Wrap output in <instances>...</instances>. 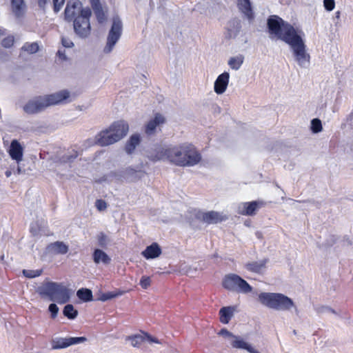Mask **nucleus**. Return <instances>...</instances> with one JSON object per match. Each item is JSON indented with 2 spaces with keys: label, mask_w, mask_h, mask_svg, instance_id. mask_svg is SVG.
Returning a JSON list of instances; mask_svg holds the SVG:
<instances>
[{
  "label": "nucleus",
  "mask_w": 353,
  "mask_h": 353,
  "mask_svg": "<svg viewBox=\"0 0 353 353\" xmlns=\"http://www.w3.org/2000/svg\"><path fill=\"white\" fill-rule=\"evenodd\" d=\"M90 1L92 6L101 3L99 0H90Z\"/></svg>",
  "instance_id": "nucleus-48"
},
{
  "label": "nucleus",
  "mask_w": 353,
  "mask_h": 353,
  "mask_svg": "<svg viewBox=\"0 0 353 353\" xmlns=\"http://www.w3.org/2000/svg\"><path fill=\"white\" fill-rule=\"evenodd\" d=\"M248 269L255 272H261L264 269L263 263H252L250 264L248 266Z\"/></svg>",
  "instance_id": "nucleus-41"
},
{
  "label": "nucleus",
  "mask_w": 353,
  "mask_h": 353,
  "mask_svg": "<svg viewBox=\"0 0 353 353\" xmlns=\"http://www.w3.org/2000/svg\"><path fill=\"white\" fill-rule=\"evenodd\" d=\"M6 175L7 177H10L11 176V172L10 171H6Z\"/></svg>",
  "instance_id": "nucleus-52"
},
{
  "label": "nucleus",
  "mask_w": 353,
  "mask_h": 353,
  "mask_svg": "<svg viewBox=\"0 0 353 353\" xmlns=\"http://www.w3.org/2000/svg\"><path fill=\"white\" fill-rule=\"evenodd\" d=\"M63 314L70 319H75L78 315V311L75 310L72 305L68 304L64 307Z\"/></svg>",
  "instance_id": "nucleus-33"
},
{
  "label": "nucleus",
  "mask_w": 353,
  "mask_h": 353,
  "mask_svg": "<svg viewBox=\"0 0 353 353\" xmlns=\"http://www.w3.org/2000/svg\"><path fill=\"white\" fill-rule=\"evenodd\" d=\"M42 270H23V274L29 279H33L39 276L42 274Z\"/></svg>",
  "instance_id": "nucleus-36"
},
{
  "label": "nucleus",
  "mask_w": 353,
  "mask_h": 353,
  "mask_svg": "<svg viewBox=\"0 0 353 353\" xmlns=\"http://www.w3.org/2000/svg\"><path fill=\"white\" fill-rule=\"evenodd\" d=\"M186 149L183 154V161L181 166H192L197 164L201 161V155L195 148L190 144H185Z\"/></svg>",
  "instance_id": "nucleus-13"
},
{
  "label": "nucleus",
  "mask_w": 353,
  "mask_h": 353,
  "mask_svg": "<svg viewBox=\"0 0 353 353\" xmlns=\"http://www.w3.org/2000/svg\"><path fill=\"white\" fill-rule=\"evenodd\" d=\"M334 0H323V6L327 11H332L335 8Z\"/></svg>",
  "instance_id": "nucleus-40"
},
{
  "label": "nucleus",
  "mask_w": 353,
  "mask_h": 353,
  "mask_svg": "<svg viewBox=\"0 0 353 353\" xmlns=\"http://www.w3.org/2000/svg\"><path fill=\"white\" fill-rule=\"evenodd\" d=\"M49 311L51 312L52 317L54 318L58 314L59 307L56 304L51 303L49 305Z\"/></svg>",
  "instance_id": "nucleus-46"
},
{
  "label": "nucleus",
  "mask_w": 353,
  "mask_h": 353,
  "mask_svg": "<svg viewBox=\"0 0 353 353\" xmlns=\"http://www.w3.org/2000/svg\"><path fill=\"white\" fill-rule=\"evenodd\" d=\"M311 130L313 133H319L323 130L321 121L319 119H314L311 121Z\"/></svg>",
  "instance_id": "nucleus-35"
},
{
  "label": "nucleus",
  "mask_w": 353,
  "mask_h": 353,
  "mask_svg": "<svg viewBox=\"0 0 353 353\" xmlns=\"http://www.w3.org/2000/svg\"><path fill=\"white\" fill-rule=\"evenodd\" d=\"M340 14H341L340 12H339V11H337V12H336V17L337 19H339V18L340 17Z\"/></svg>",
  "instance_id": "nucleus-53"
},
{
  "label": "nucleus",
  "mask_w": 353,
  "mask_h": 353,
  "mask_svg": "<svg viewBox=\"0 0 353 353\" xmlns=\"http://www.w3.org/2000/svg\"><path fill=\"white\" fill-rule=\"evenodd\" d=\"M94 13L97 19V21L100 23H103L107 19L106 12L107 10H104L101 4H97L92 6Z\"/></svg>",
  "instance_id": "nucleus-29"
},
{
  "label": "nucleus",
  "mask_w": 353,
  "mask_h": 353,
  "mask_svg": "<svg viewBox=\"0 0 353 353\" xmlns=\"http://www.w3.org/2000/svg\"><path fill=\"white\" fill-rule=\"evenodd\" d=\"M39 49V44L37 42L26 43L22 47V50L29 54L36 53Z\"/></svg>",
  "instance_id": "nucleus-34"
},
{
  "label": "nucleus",
  "mask_w": 353,
  "mask_h": 353,
  "mask_svg": "<svg viewBox=\"0 0 353 353\" xmlns=\"http://www.w3.org/2000/svg\"><path fill=\"white\" fill-rule=\"evenodd\" d=\"M162 253L161 247L157 243H153L141 252L142 256L146 259L158 258Z\"/></svg>",
  "instance_id": "nucleus-20"
},
{
  "label": "nucleus",
  "mask_w": 353,
  "mask_h": 353,
  "mask_svg": "<svg viewBox=\"0 0 353 353\" xmlns=\"http://www.w3.org/2000/svg\"><path fill=\"white\" fill-rule=\"evenodd\" d=\"M125 340L126 342H129L130 345L134 347H139L143 343L145 342L149 343H159L157 339L143 332L128 336L125 337Z\"/></svg>",
  "instance_id": "nucleus-12"
},
{
  "label": "nucleus",
  "mask_w": 353,
  "mask_h": 353,
  "mask_svg": "<svg viewBox=\"0 0 353 353\" xmlns=\"http://www.w3.org/2000/svg\"><path fill=\"white\" fill-rule=\"evenodd\" d=\"M46 225V221L43 219H41L39 223H32L30 232L34 236L45 234Z\"/></svg>",
  "instance_id": "nucleus-27"
},
{
  "label": "nucleus",
  "mask_w": 353,
  "mask_h": 353,
  "mask_svg": "<svg viewBox=\"0 0 353 353\" xmlns=\"http://www.w3.org/2000/svg\"><path fill=\"white\" fill-rule=\"evenodd\" d=\"M230 81V73L224 72L219 74L214 83V90L217 94H223L228 86Z\"/></svg>",
  "instance_id": "nucleus-15"
},
{
  "label": "nucleus",
  "mask_w": 353,
  "mask_h": 353,
  "mask_svg": "<svg viewBox=\"0 0 353 353\" xmlns=\"http://www.w3.org/2000/svg\"><path fill=\"white\" fill-rule=\"evenodd\" d=\"M243 59L244 58L242 55L232 57L229 59L228 64L231 69L238 70L241 67L243 63Z\"/></svg>",
  "instance_id": "nucleus-30"
},
{
  "label": "nucleus",
  "mask_w": 353,
  "mask_h": 353,
  "mask_svg": "<svg viewBox=\"0 0 353 353\" xmlns=\"http://www.w3.org/2000/svg\"><path fill=\"white\" fill-rule=\"evenodd\" d=\"M61 43L65 48H72L74 46L72 41L68 37H62Z\"/></svg>",
  "instance_id": "nucleus-43"
},
{
  "label": "nucleus",
  "mask_w": 353,
  "mask_h": 353,
  "mask_svg": "<svg viewBox=\"0 0 353 353\" xmlns=\"http://www.w3.org/2000/svg\"><path fill=\"white\" fill-rule=\"evenodd\" d=\"M140 285L143 289H147L151 284V279L149 276H143L140 280Z\"/></svg>",
  "instance_id": "nucleus-39"
},
{
  "label": "nucleus",
  "mask_w": 353,
  "mask_h": 353,
  "mask_svg": "<svg viewBox=\"0 0 353 353\" xmlns=\"http://www.w3.org/2000/svg\"><path fill=\"white\" fill-rule=\"evenodd\" d=\"M140 143V136L139 134H133L130 137V139L126 143L125 150V152L130 154H132L137 145H139Z\"/></svg>",
  "instance_id": "nucleus-28"
},
{
  "label": "nucleus",
  "mask_w": 353,
  "mask_h": 353,
  "mask_svg": "<svg viewBox=\"0 0 353 353\" xmlns=\"http://www.w3.org/2000/svg\"><path fill=\"white\" fill-rule=\"evenodd\" d=\"M86 341L87 339L84 336L68 338L57 337L53 339L51 341L52 349H64L73 345L83 343Z\"/></svg>",
  "instance_id": "nucleus-10"
},
{
  "label": "nucleus",
  "mask_w": 353,
  "mask_h": 353,
  "mask_svg": "<svg viewBox=\"0 0 353 353\" xmlns=\"http://www.w3.org/2000/svg\"><path fill=\"white\" fill-rule=\"evenodd\" d=\"M237 7L249 21L254 19V14L250 0H238Z\"/></svg>",
  "instance_id": "nucleus-22"
},
{
  "label": "nucleus",
  "mask_w": 353,
  "mask_h": 353,
  "mask_svg": "<svg viewBox=\"0 0 353 353\" xmlns=\"http://www.w3.org/2000/svg\"><path fill=\"white\" fill-rule=\"evenodd\" d=\"M95 206L98 210L103 211L107 208V203L103 200L98 199L95 202Z\"/></svg>",
  "instance_id": "nucleus-42"
},
{
  "label": "nucleus",
  "mask_w": 353,
  "mask_h": 353,
  "mask_svg": "<svg viewBox=\"0 0 353 353\" xmlns=\"http://www.w3.org/2000/svg\"><path fill=\"white\" fill-rule=\"evenodd\" d=\"M129 130L128 124L124 121L113 123L108 128L101 131L95 137L96 143L101 146L113 144L123 139Z\"/></svg>",
  "instance_id": "nucleus-3"
},
{
  "label": "nucleus",
  "mask_w": 353,
  "mask_h": 353,
  "mask_svg": "<svg viewBox=\"0 0 353 353\" xmlns=\"http://www.w3.org/2000/svg\"><path fill=\"white\" fill-rule=\"evenodd\" d=\"M47 250L49 252L54 254H64L68 252L69 248L62 241H56L48 245Z\"/></svg>",
  "instance_id": "nucleus-23"
},
{
  "label": "nucleus",
  "mask_w": 353,
  "mask_h": 353,
  "mask_svg": "<svg viewBox=\"0 0 353 353\" xmlns=\"http://www.w3.org/2000/svg\"><path fill=\"white\" fill-rule=\"evenodd\" d=\"M93 260L95 263H104L108 264L110 263L111 259L109 256L103 250L100 249H96L93 253Z\"/></svg>",
  "instance_id": "nucleus-26"
},
{
  "label": "nucleus",
  "mask_w": 353,
  "mask_h": 353,
  "mask_svg": "<svg viewBox=\"0 0 353 353\" xmlns=\"http://www.w3.org/2000/svg\"><path fill=\"white\" fill-rule=\"evenodd\" d=\"M219 334L223 336L225 339L228 340L230 343H232L236 335H234L232 332H229L226 329H222L219 332Z\"/></svg>",
  "instance_id": "nucleus-37"
},
{
  "label": "nucleus",
  "mask_w": 353,
  "mask_h": 353,
  "mask_svg": "<svg viewBox=\"0 0 353 353\" xmlns=\"http://www.w3.org/2000/svg\"><path fill=\"white\" fill-rule=\"evenodd\" d=\"M91 10H87L83 12V15H79L74 19L73 26L75 33L81 38H85L90 34L91 27L90 17Z\"/></svg>",
  "instance_id": "nucleus-7"
},
{
  "label": "nucleus",
  "mask_w": 353,
  "mask_h": 353,
  "mask_svg": "<svg viewBox=\"0 0 353 353\" xmlns=\"http://www.w3.org/2000/svg\"><path fill=\"white\" fill-rule=\"evenodd\" d=\"M10 158L18 164L23 161V148L17 140H12L8 150Z\"/></svg>",
  "instance_id": "nucleus-17"
},
{
  "label": "nucleus",
  "mask_w": 353,
  "mask_h": 353,
  "mask_svg": "<svg viewBox=\"0 0 353 353\" xmlns=\"http://www.w3.org/2000/svg\"><path fill=\"white\" fill-rule=\"evenodd\" d=\"M122 22L119 18H114L111 29L109 32L107 43L104 48V52H110L117 42L119 41L122 33Z\"/></svg>",
  "instance_id": "nucleus-8"
},
{
  "label": "nucleus",
  "mask_w": 353,
  "mask_h": 353,
  "mask_svg": "<svg viewBox=\"0 0 353 353\" xmlns=\"http://www.w3.org/2000/svg\"><path fill=\"white\" fill-rule=\"evenodd\" d=\"M235 307L232 306L223 307L219 311L220 321L222 323L227 324L234 315Z\"/></svg>",
  "instance_id": "nucleus-25"
},
{
  "label": "nucleus",
  "mask_w": 353,
  "mask_h": 353,
  "mask_svg": "<svg viewBox=\"0 0 353 353\" xmlns=\"http://www.w3.org/2000/svg\"><path fill=\"white\" fill-rule=\"evenodd\" d=\"M185 143L179 145H161L152 149L148 157L153 161H167L176 165L181 166L185 161L183 154Z\"/></svg>",
  "instance_id": "nucleus-2"
},
{
  "label": "nucleus",
  "mask_w": 353,
  "mask_h": 353,
  "mask_svg": "<svg viewBox=\"0 0 353 353\" xmlns=\"http://www.w3.org/2000/svg\"><path fill=\"white\" fill-rule=\"evenodd\" d=\"M230 345L233 348L245 350L250 353H259L251 344L239 336H235Z\"/></svg>",
  "instance_id": "nucleus-19"
},
{
  "label": "nucleus",
  "mask_w": 353,
  "mask_h": 353,
  "mask_svg": "<svg viewBox=\"0 0 353 353\" xmlns=\"http://www.w3.org/2000/svg\"><path fill=\"white\" fill-rule=\"evenodd\" d=\"M203 220L208 223H217L226 219V216L221 213L210 211L203 214Z\"/></svg>",
  "instance_id": "nucleus-24"
},
{
  "label": "nucleus",
  "mask_w": 353,
  "mask_h": 353,
  "mask_svg": "<svg viewBox=\"0 0 353 353\" xmlns=\"http://www.w3.org/2000/svg\"><path fill=\"white\" fill-rule=\"evenodd\" d=\"M48 108L43 97H39L30 100L23 106V110L29 114L38 113Z\"/></svg>",
  "instance_id": "nucleus-14"
},
{
  "label": "nucleus",
  "mask_w": 353,
  "mask_h": 353,
  "mask_svg": "<svg viewBox=\"0 0 353 353\" xmlns=\"http://www.w3.org/2000/svg\"><path fill=\"white\" fill-rule=\"evenodd\" d=\"M120 294H121L114 293L112 292L103 293L100 295V296L98 298V300L101 301H106L108 300L114 299Z\"/></svg>",
  "instance_id": "nucleus-38"
},
{
  "label": "nucleus",
  "mask_w": 353,
  "mask_h": 353,
  "mask_svg": "<svg viewBox=\"0 0 353 353\" xmlns=\"http://www.w3.org/2000/svg\"><path fill=\"white\" fill-rule=\"evenodd\" d=\"M17 172L18 174H20L23 173V170H22L21 168L19 165H18V167H17Z\"/></svg>",
  "instance_id": "nucleus-50"
},
{
  "label": "nucleus",
  "mask_w": 353,
  "mask_h": 353,
  "mask_svg": "<svg viewBox=\"0 0 353 353\" xmlns=\"http://www.w3.org/2000/svg\"><path fill=\"white\" fill-rule=\"evenodd\" d=\"M37 292L43 298L63 304L70 298V290L62 283L46 281L38 288Z\"/></svg>",
  "instance_id": "nucleus-4"
},
{
  "label": "nucleus",
  "mask_w": 353,
  "mask_h": 353,
  "mask_svg": "<svg viewBox=\"0 0 353 353\" xmlns=\"http://www.w3.org/2000/svg\"><path fill=\"white\" fill-rule=\"evenodd\" d=\"M259 202L242 203L239 205L238 212L243 215H252L259 207Z\"/></svg>",
  "instance_id": "nucleus-21"
},
{
  "label": "nucleus",
  "mask_w": 353,
  "mask_h": 353,
  "mask_svg": "<svg viewBox=\"0 0 353 353\" xmlns=\"http://www.w3.org/2000/svg\"><path fill=\"white\" fill-rule=\"evenodd\" d=\"M58 54L60 56V57H62L63 59H65V56L64 54V53H63L61 50H59L58 51Z\"/></svg>",
  "instance_id": "nucleus-51"
},
{
  "label": "nucleus",
  "mask_w": 353,
  "mask_h": 353,
  "mask_svg": "<svg viewBox=\"0 0 353 353\" xmlns=\"http://www.w3.org/2000/svg\"><path fill=\"white\" fill-rule=\"evenodd\" d=\"M259 301L263 305L277 311L296 309L294 301L281 293L261 292L259 295Z\"/></svg>",
  "instance_id": "nucleus-5"
},
{
  "label": "nucleus",
  "mask_w": 353,
  "mask_h": 353,
  "mask_svg": "<svg viewBox=\"0 0 353 353\" xmlns=\"http://www.w3.org/2000/svg\"><path fill=\"white\" fill-rule=\"evenodd\" d=\"M140 172L132 167H128L125 169L118 172L116 174V177L120 181H125L132 182L138 180L140 176H139Z\"/></svg>",
  "instance_id": "nucleus-16"
},
{
  "label": "nucleus",
  "mask_w": 353,
  "mask_h": 353,
  "mask_svg": "<svg viewBox=\"0 0 353 353\" xmlns=\"http://www.w3.org/2000/svg\"><path fill=\"white\" fill-rule=\"evenodd\" d=\"M90 10L89 8H83L82 3L78 0L68 1L65 9V18L66 20L74 21L79 15H83L84 11Z\"/></svg>",
  "instance_id": "nucleus-9"
},
{
  "label": "nucleus",
  "mask_w": 353,
  "mask_h": 353,
  "mask_svg": "<svg viewBox=\"0 0 353 353\" xmlns=\"http://www.w3.org/2000/svg\"><path fill=\"white\" fill-rule=\"evenodd\" d=\"M12 10L14 14L17 17L21 16L24 10L23 0H12Z\"/></svg>",
  "instance_id": "nucleus-31"
},
{
  "label": "nucleus",
  "mask_w": 353,
  "mask_h": 353,
  "mask_svg": "<svg viewBox=\"0 0 353 353\" xmlns=\"http://www.w3.org/2000/svg\"><path fill=\"white\" fill-rule=\"evenodd\" d=\"M77 296L84 302H88L92 300V292L90 290L87 288L79 289L77 292Z\"/></svg>",
  "instance_id": "nucleus-32"
},
{
  "label": "nucleus",
  "mask_w": 353,
  "mask_h": 353,
  "mask_svg": "<svg viewBox=\"0 0 353 353\" xmlns=\"http://www.w3.org/2000/svg\"><path fill=\"white\" fill-rule=\"evenodd\" d=\"M268 28L271 36L283 41L289 45L298 65L307 68L310 65V55L307 52L302 29L294 27L277 16H271L268 20Z\"/></svg>",
  "instance_id": "nucleus-1"
},
{
  "label": "nucleus",
  "mask_w": 353,
  "mask_h": 353,
  "mask_svg": "<svg viewBox=\"0 0 353 353\" xmlns=\"http://www.w3.org/2000/svg\"><path fill=\"white\" fill-rule=\"evenodd\" d=\"M98 240H99V244L101 246L105 245L108 242L107 236H105L103 234H101L99 236Z\"/></svg>",
  "instance_id": "nucleus-47"
},
{
  "label": "nucleus",
  "mask_w": 353,
  "mask_h": 353,
  "mask_svg": "<svg viewBox=\"0 0 353 353\" xmlns=\"http://www.w3.org/2000/svg\"><path fill=\"white\" fill-rule=\"evenodd\" d=\"M223 285L228 290L243 294H248L252 290V288L246 281L234 274L225 276L223 281Z\"/></svg>",
  "instance_id": "nucleus-6"
},
{
  "label": "nucleus",
  "mask_w": 353,
  "mask_h": 353,
  "mask_svg": "<svg viewBox=\"0 0 353 353\" xmlns=\"http://www.w3.org/2000/svg\"><path fill=\"white\" fill-rule=\"evenodd\" d=\"M13 43L14 37L12 36H9L2 41V46L5 48H10L13 45Z\"/></svg>",
  "instance_id": "nucleus-44"
},
{
  "label": "nucleus",
  "mask_w": 353,
  "mask_h": 353,
  "mask_svg": "<svg viewBox=\"0 0 353 353\" xmlns=\"http://www.w3.org/2000/svg\"><path fill=\"white\" fill-rule=\"evenodd\" d=\"M46 3V0H39V4L40 6H43Z\"/></svg>",
  "instance_id": "nucleus-49"
},
{
  "label": "nucleus",
  "mask_w": 353,
  "mask_h": 353,
  "mask_svg": "<svg viewBox=\"0 0 353 353\" xmlns=\"http://www.w3.org/2000/svg\"><path fill=\"white\" fill-rule=\"evenodd\" d=\"M256 235H257L258 237H260L261 234L259 232H257Z\"/></svg>",
  "instance_id": "nucleus-54"
},
{
  "label": "nucleus",
  "mask_w": 353,
  "mask_h": 353,
  "mask_svg": "<svg viewBox=\"0 0 353 353\" xmlns=\"http://www.w3.org/2000/svg\"><path fill=\"white\" fill-rule=\"evenodd\" d=\"M165 122V118L159 113L155 114L154 118L150 119L145 125V133L147 134H152L155 132L156 129L160 127Z\"/></svg>",
  "instance_id": "nucleus-18"
},
{
  "label": "nucleus",
  "mask_w": 353,
  "mask_h": 353,
  "mask_svg": "<svg viewBox=\"0 0 353 353\" xmlns=\"http://www.w3.org/2000/svg\"><path fill=\"white\" fill-rule=\"evenodd\" d=\"M65 3V0H53L54 10V12H59Z\"/></svg>",
  "instance_id": "nucleus-45"
},
{
  "label": "nucleus",
  "mask_w": 353,
  "mask_h": 353,
  "mask_svg": "<svg viewBox=\"0 0 353 353\" xmlns=\"http://www.w3.org/2000/svg\"><path fill=\"white\" fill-rule=\"evenodd\" d=\"M44 97L48 107L71 101L70 93L67 90H62L57 92L47 94Z\"/></svg>",
  "instance_id": "nucleus-11"
}]
</instances>
